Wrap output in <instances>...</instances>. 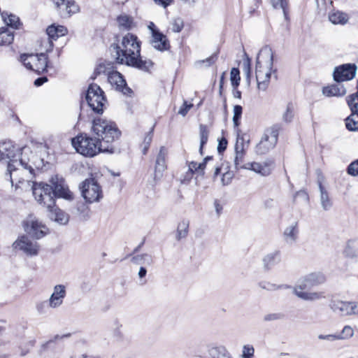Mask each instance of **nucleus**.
<instances>
[{
	"label": "nucleus",
	"mask_w": 358,
	"mask_h": 358,
	"mask_svg": "<svg viewBox=\"0 0 358 358\" xmlns=\"http://www.w3.org/2000/svg\"><path fill=\"white\" fill-rule=\"evenodd\" d=\"M353 301H343L332 297L329 300V307L335 314L343 317L352 316Z\"/></svg>",
	"instance_id": "f3484780"
},
{
	"label": "nucleus",
	"mask_w": 358,
	"mask_h": 358,
	"mask_svg": "<svg viewBox=\"0 0 358 358\" xmlns=\"http://www.w3.org/2000/svg\"><path fill=\"white\" fill-rule=\"evenodd\" d=\"M48 80L47 78L46 77H41V78H37L36 80H35L34 81V85L36 86H41L42 85L43 83H45L46 81Z\"/></svg>",
	"instance_id": "774afa93"
},
{
	"label": "nucleus",
	"mask_w": 358,
	"mask_h": 358,
	"mask_svg": "<svg viewBox=\"0 0 358 358\" xmlns=\"http://www.w3.org/2000/svg\"><path fill=\"white\" fill-rule=\"evenodd\" d=\"M345 126L349 131H358V113H352L345 119Z\"/></svg>",
	"instance_id": "58836bf2"
},
{
	"label": "nucleus",
	"mask_w": 358,
	"mask_h": 358,
	"mask_svg": "<svg viewBox=\"0 0 358 358\" xmlns=\"http://www.w3.org/2000/svg\"><path fill=\"white\" fill-rule=\"evenodd\" d=\"M47 34L48 35L49 38L44 40L43 41V43L45 45L47 48L46 51H50L52 49L53 44L52 41L50 40V38L56 39L58 38L57 34V27L54 25L49 26L47 28Z\"/></svg>",
	"instance_id": "e433bc0d"
},
{
	"label": "nucleus",
	"mask_w": 358,
	"mask_h": 358,
	"mask_svg": "<svg viewBox=\"0 0 358 358\" xmlns=\"http://www.w3.org/2000/svg\"><path fill=\"white\" fill-rule=\"evenodd\" d=\"M281 261V255L279 250H274L266 254L262 259L263 266L266 270L271 269Z\"/></svg>",
	"instance_id": "a878e982"
},
{
	"label": "nucleus",
	"mask_w": 358,
	"mask_h": 358,
	"mask_svg": "<svg viewBox=\"0 0 358 358\" xmlns=\"http://www.w3.org/2000/svg\"><path fill=\"white\" fill-rule=\"evenodd\" d=\"M50 212V217L51 220L59 223V224H66L69 220V215L62 210L60 208L55 206L54 208H48Z\"/></svg>",
	"instance_id": "bb28decb"
},
{
	"label": "nucleus",
	"mask_w": 358,
	"mask_h": 358,
	"mask_svg": "<svg viewBox=\"0 0 358 358\" xmlns=\"http://www.w3.org/2000/svg\"><path fill=\"white\" fill-rule=\"evenodd\" d=\"M141 45V42L135 34L127 33L122 36L117 43L111 45L117 63L148 71L153 63L150 59L142 58Z\"/></svg>",
	"instance_id": "f257e3e1"
},
{
	"label": "nucleus",
	"mask_w": 358,
	"mask_h": 358,
	"mask_svg": "<svg viewBox=\"0 0 358 358\" xmlns=\"http://www.w3.org/2000/svg\"><path fill=\"white\" fill-rule=\"evenodd\" d=\"M66 295V287L64 285H57L54 287L53 292L48 300L51 308H57L63 303Z\"/></svg>",
	"instance_id": "4be33fe9"
},
{
	"label": "nucleus",
	"mask_w": 358,
	"mask_h": 358,
	"mask_svg": "<svg viewBox=\"0 0 358 358\" xmlns=\"http://www.w3.org/2000/svg\"><path fill=\"white\" fill-rule=\"evenodd\" d=\"M199 135H200V148L199 152L201 155L203 154L202 150L204 145L207 143L208 139L209 132L206 126L201 124L199 127Z\"/></svg>",
	"instance_id": "79ce46f5"
},
{
	"label": "nucleus",
	"mask_w": 358,
	"mask_h": 358,
	"mask_svg": "<svg viewBox=\"0 0 358 358\" xmlns=\"http://www.w3.org/2000/svg\"><path fill=\"white\" fill-rule=\"evenodd\" d=\"M357 66L355 64H344L334 69L333 76L335 81L341 83L352 80L357 73Z\"/></svg>",
	"instance_id": "4468645a"
},
{
	"label": "nucleus",
	"mask_w": 358,
	"mask_h": 358,
	"mask_svg": "<svg viewBox=\"0 0 358 358\" xmlns=\"http://www.w3.org/2000/svg\"><path fill=\"white\" fill-rule=\"evenodd\" d=\"M153 127L150 129V131L149 132H148L143 139V154H146L149 147H150V145L152 141V136H153Z\"/></svg>",
	"instance_id": "603ef678"
},
{
	"label": "nucleus",
	"mask_w": 358,
	"mask_h": 358,
	"mask_svg": "<svg viewBox=\"0 0 358 358\" xmlns=\"http://www.w3.org/2000/svg\"><path fill=\"white\" fill-rule=\"evenodd\" d=\"M56 27H57V34L58 37L64 36L66 34L67 29L64 27L58 26Z\"/></svg>",
	"instance_id": "69168bd1"
},
{
	"label": "nucleus",
	"mask_w": 358,
	"mask_h": 358,
	"mask_svg": "<svg viewBox=\"0 0 358 358\" xmlns=\"http://www.w3.org/2000/svg\"><path fill=\"white\" fill-rule=\"evenodd\" d=\"M298 234L299 229L297 222H294L287 227L283 233L284 238L289 244H292L296 241Z\"/></svg>",
	"instance_id": "c85d7f7f"
},
{
	"label": "nucleus",
	"mask_w": 358,
	"mask_h": 358,
	"mask_svg": "<svg viewBox=\"0 0 358 358\" xmlns=\"http://www.w3.org/2000/svg\"><path fill=\"white\" fill-rule=\"evenodd\" d=\"M168 154L167 149L164 147H161L157 154L155 166V178H159L162 173L166 169V158Z\"/></svg>",
	"instance_id": "b1692460"
},
{
	"label": "nucleus",
	"mask_w": 358,
	"mask_h": 358,
	"mask_svg": "<svg viewBox=\"0 0 358 358\" xmlns=\"http://www.w3.org/2000/svg\"><path fill=\"white\" fill-rule=\"evenodd\" d=\"M29 188L39 204L47 208H54L55 200L52 186L44 182H32Z\"/></svg>",
	"instance_id": "423d86ee"
},
{
	"label": "nucleus",
	"mask_w": 358,
	"mask_h": 358,
	"mask_svg": "<svg viewBox=\"0 0 358 358\" xmlns=\"http://www.w3.org/2000/svg\"><path fill=\"white\" fill-rule=\"evenodd\" d=\"M271 3L275 8H281L283 10L284 16L286 20H288L287 12V0H271Z\"/></svg>",
	"instance_id": "a18cd8bd"
},
{
	"label": "nucleus",
	"mask_w": 358,
	"mask_h": 358,
	"mask_svg": "<svg viewBox=\"0 0 358 358\" xmlns=\"http://www.w3.org/2000/svg\"><path fill=\"white\" fill-rule=\"evenodd\" d=\"M255 349L252 345H245L243 347L242 358H252L254 356Z\"/></svg>",
	"instance_id": "864d4df0"
},
{
	"label": "nucleus",
	"mask_w": 358,
	"mask_h": 358,
	"mask_svg": "<svg viewBox=\"0 0 358 358\" xmlns=\"http://www.w3.org/2000/svg\"><path fill=\"white\" fill-rule=\"evenodd\" d=\"M155 3L157 5L166 8L168 6L173 3V0H154Z\"/></svg>",
	"instance_id": "e2e57ef3"
},
{
	"label": "nucleus",
	"mask_w": 358,
	"mask_h": 358,
	"mask_svg": "<svg viewBox=\"0 0 358 358\" xmlns=\"http://www.w3.org/2000/svg\"><path fill=\"white\" fill-rule=\"evenodd\" d=\"M319 189L320 192V203L322 207L324 210H329L332 206V201L327 191L323 187L321 182H319Z\"/></svg>",
	"instance_id": "f704fd0d"
},
{
	"label": "nucleus",
	"mask_w": 358,
	"mask_h": 358,
	"mask_svg": "<svg viewBox=\"0 0 358 358\" xmlns=\"http://www.w3.org/2000/svg\"><path fill=\"white\" fill-rule=\"evenodd\" d=\"M276 69L273 68V53L271 48H262L257 56L256 64V80L259 90L266 91L272 75L275 76Z\"/></svg>",
	"instance_id": "f03ea898"
},
{
	"label": "nucleus",
	"mask_w": 358,
	"mask_h": 358,
	"mask_svg": "<svg viewBox=\"0 0 358 358\" xmlns=\"http://www.w3.org/2000/svg\"><path fill=\"white\" fill-rule=\"evenodd\" d=\"M243 108L239 105L234 107L233 122L235 127H238L240 124V119L242 115Z\"/></svg>",
	"instance_id": "3c124183"
},
{
	"label": "nucleus",
	"mask_w": 358,
	"mask_h": 358,
	"mask_svg": "<svg viewBox=\"0 0 358 358\" xmlns=\"http://www.w3.org/2000/svg\"><path fill=\"white\" fill-rule=\"evenodd\" d=\"M86 101L89 106L96 113H102L106 99L103 92L96 84H91L87 91Z\"/></svg>",
	"instance_id": "1a4fd4ad"
},
{
	"label": "nucleus",
	"mask_w": 358,
	"mask_h": 358,
	"mask_svg": "<svg viewBox=\"0 0 358 358\" xmlns=\"http://www.w3.org/2000/svg\"><path fill=\"white\" fill-rule=\"evenodd\" d=\"M14 39L13 32L8 28L0 29V45L10 44Z\"/></svg>",
	"instance_id": "4c0bfd02"
},
{
	"label": "nucleus",
	"mask_w": 358,
	"mask_h": 358,
	"mask_svg": "<svg viewBox=\"0 0 358 358\" xmlns=\"http://www.w3.org/2000/svg\"><path fill=\"white\" fill-rule=\"evenodd\" d=\"M279 134V127L274 125L265 129L260 141L255 146L257 155H264L272 150L276 145Z\"/></svg>",
	"instance_id": "0eeeda50"
},
{
	"label": "nucleus",
	"mask_w": 358,
	"mask_h": 358,
	"mask_svg": "<svg viewBox=\"0 0 358 358\" xmlns=\"http://www.w3.org/2000/svg\"><path fill=\"white\" fill-rule=\"evenodd\" d=\"M239 70L236 68H232L230 72V80L233 88H236L240 83Z\"/></svg>",
	"instance_id": "de8ad7c7"
},
{
	"label": "nucleus",
	"mask_w": 358,
	"mask_h": 358,
	"mask_svg": "<svg viewBox=\"0 0 358 358\" xmlns=\"http://www.w3.org/2000/svg\"><path fill=\"white\" fill-rule=\"evenodd\" d=\"M117 22L120 30L129 31L135 27L133 17L127 14L119 15Z\"/></svg>",
	"instance_id": "72a5a7b5"
},
{
	"label": "nucleus",
	"mask_w": 358,
	"mask_h": 358,
	"mask_svg": "<svg viewBox=\"0 0 358 358\" xmlns=\"http://www.w3.org/2000/svg\"><path fill=\"white\" fill-rule=\"evenodd\" d=\"M50 182L52 183L54 199L57 196L71 200L73 199V193L69 189L64 179L62 176L55 175L51 178Z\"/></svg>",
	"instance_id": "dca6fc26"
},
{
	"label": "nucleus",
	"mask_w": 358,
	"mask_h": 358,
	"mask_svg": "<svg viewBox=\"0 0 358 358\" xmlns=\"http://www.w3.org/2000/svg\"><path fill=\"white\" fill-rule=\"evenodd\" d=\"M150 45L157 50L164 52L169 50L170 43L166 36L162 32L156 33L151 36Z\"/></svg>",
	"instance_id": "5701e85b"
},
{
	"label": "nucleus",
	"mask_w": 358,
	"mask_h": 358,
	"mask_svg": "<svg viewBox=\"0 0 358 358\" xmlns=\"http://www.w3.org/2000/svg\"><path fill=\"white\" fill-rule=\"evenodd\" d=\"M293 293L299 299L306 301H318L326 300L325 291H305V289H293Z\"/></svg>",
	"instance_id": "412c9836"
},
{
	"label": "nucleus",
	"mask_w": 358,
	"mask_h": 358,
	"mask_svg": "<svg viewBox=\"0 0 358 358\" xmlns=\"http://www.w3.org/2000/svg\"><path fill=\"white\" fill-rule=\"evenodd\" d=\"M34 169L31 166L24 162L23 166L17 165L16 163H10L8 164L6 176H8L12 186H15V189L20 188L27 190L31 183L28 179L25 180L23 176H27L29 173L32 175Z\"/></svg>",
	"instance_id": "20e7f679"
},
{
	"label": "nucleus",
	"mask_w": 358,
	"mask_h": 358,
	"mask_svg": "<svg viewBox=\"0 0 358 358\" xmlns=\"http://www.w3.org/2000/svg\"><path fill=\"white\" fill-rule=\"evenodd\" d=\"M212 157H206L204 158L202 162L197 163L195 162H191L188 164V172L187 173V177L190 179L194 173L203 174L204 169L206 168V163L211 160Z\"/></svg>",
	"instance_id": "cd10ccee"
},
{
	"label": "nucleus",
	"mask_w": 358,
	"mask_h": 358,
	"mask_svg": "<svg viewBox=\"0 0 358 358\" xmlns=\"http://www.w3.org/2000/svg\"><path fill=\"white\" fill-rule=\"evenodd\" d=\"M352 316L358 317V301H353Z\"/></svg>",
	"instance_id": "338daca9"
},
{
	"label": "nucleus",
	"mask_w": 358,
	"mask_h": 358,
	"mask_svg": "<svg viewBox=\"0 0 358 358\" xmlns=\"http://www.w3.org/2000/svg\"><path fill=\"white\" fill-rule=\"evenodd\" d=\"M49 303L48 301H40L36 304V308L38 314L43 315L48 312Z\"/></svg>",
	"instance_id": "5fc2aeb1"
},
{
	"label": "nucleus",
	"mask_w": 358,
	"mask_h": 358,
	"mask_svg": "<svg viewBox=\"0 0 358 358\" xmlns=\"http://www.w3.org/2000/svg\"><path fill=\"white\" fill-rule=\"evenodd\" d=\"M72 145L77 152L85 157H92L99 152H107L103 151L104 148L96 138H93L83 134L73 138Z\"/></svg>",
	"instance_id": "39448f33"
},
{
	"label": "nucleus",
	"mask_w": 358,
	"mask_h": 358,
	"mask_svg": "<svg viewBox=\"0 0 358 358\" xmlns=\"http://www.w3.org/2000/svg\"><path fill=\"white\" fill-rule=\"evenodd\" d=\"M327 280L326 275L320 271H315L301 277L293 289H306L324 284Z\"/></svg>",
	"instance_id": "ddd939ff"
},
{
	"label": "nucleus",
	"mask_w": 358,
	"mask_h": 358,
	"mask_svg": "<svg viewBox=\"0 0 358 358\" xmlns=\"http://www.w3.org/2000/svg\"><path fill=\"white\" fill-rule=\"evenodd\" d=\"M210 358H233L227 349L222 345L212 346L208 349Z\"/></svg>",
	"instance_id": "2f4dec72"
},
{
	"label": "nucleus",
	"mask_w": 358,
	"mask_h": 358,
	"mask_svg": "<svg viewBox=\"0 0 358 358\" xmlns=\"http://www.w3.org/2000/svg\"><path fill=\"white\" fill-rule=\"evenodd\" d=\"M1 18L7 25L12 27H17L20 23L19 17L13 14L8 15L3 13H1Z\"/></svg>",
	"instance_id": "a19ab883"
},
{
	"label": "nucleus",
	"mask_w": 358,
	"mask_h": 358,
	"mask_svg": "<svg viewBox=\"0 0 358 358\" xmlns=\"http://www.w3.org/2000/svg\"><path fill=\"white\" fill-rule=\"evenodd\" d=\"M222 170L224 172L222 173L221 181L223 185H227L230 184L232 178L234 176L233 171L229 170V166L227 165L224 166V164H222V166H217L215 170L214 177H216L218 174H220Z\"/></svg>",
	"instance_id": "473e14b6"
},
{
	"label": "nucleus",
	"mask_w": 358,
	"mask_h": 358,
	"mask_svg": "<svg viewBox=\"0 0 358 358\" xmlns=\"http://www.w3.org/2000/svg\"><path fill=\"white\" fill-rule=\"evenodd\" d=\"M259 286L262 288V289H266V290H268V291H273V290H276V289H282V288H289V286H287V285H277L275 284H273V283H271V282H261L259 283Z\"/></svg>",
	"instance_id": "8fccbe9b"
},
{
	"label": "nucleus",
	"mask_w": 358,
	"mask_h": 358,
	"mask_svg": "<svg viewBox=\"0 0 358 358\" xmlns=\"http://www.w3.org/2000/svg\"><path fill=\"white\" fill-rule=\"evenodd\" d=\"M20 61L24 66L38 74L46 71L48 68V56L45 53L24 54L20 56Z\"/></svg>",
	"instance_id": "6e6552de"
},
{
	"label": "nucleus",
	"mask_w": 358,
	"mask_h": 358,
	"mask_svg": "<svg viewBox=\"0 0 358 358\" xmlns=\"http://www.w3.org/2000/svg\"><path fill=\"white\" fill-rule=\"evenodd\" d=\"M354 336V329L350 325H345L340 334H337L338 340H345L352 338Z\"/></svg>",
	"instance_id": "c03bdc74"
},
{
	"label": "nucleus",
	"mask_w": 358,
	"mask_h": 358,
	"mask_svg": "<svg viewBox=\"0 0 358 358\" xmlns=\"http://www.w3.org/2000/svg\"><path fill=\"white\" fill-rule=\"evenodd\" d=\"M18 150L13 145L10 141H4L0 143V160L8 163H16L17 165L23 166L24 161L18 159Z\"/></svg>",
	"instance_id": "9b49d317"
},
{
	"label": "nucleus",
	"mask_w": 358,
	"mask_h": 358,
	"mask_svg": "<svg viewBox=\"0 0 358 358\" xmlns=\"http://www.w3.org/2000/svg\"><path fill=\"white\" fill-rule=\"evenodd\" d=\"M281 315L279 313H270L267 314L264 316V321H273V320H277L281 318Z\"/></svg>",
	"instance_id": "052dcab7"
},
{
	"label": "nucleus",
	"mask_w": 358,
	"mask_h": 358,
	"mask_svg": "<svg viewBox=\"0 0 358 358\" xmlns=\"http://www.w3.org/2000/svg\"><path fill=\"white\" fill-rule=\"evenodd\" d=\"M188 228L189 222L187 221L183 220L178 224L176 236L178 240H180L187 236L188 233Z\"/></svg>",
	"instance_id": "37998d69"
},
{
	"label": "nucleus",
	"mask_w": 358,
	"mask_h": 358,
	"mask_svg": "<svg viewBox=\"0 0 358 358\" xmlns=\"http://www.w3.org/2000/svg\"><path fill=\"white\" fill-rule=\"evenodd\" d=\"M108 80L116 90L122 92L124 95L131 96L133 91L129 88L122 75L118 71H113L108 73Z\"/></svg>",
	"instance_id": "6ab92c4d"
},
{
	"label": "nucleus",
	"mask_w": 358,
	"mask_h": 358,
	"mask_svg": "<svg viewBox=\"0 0 358 358\" xmlns=\"http://www.w3.org/2000/svg\"><path fill=\"white\" fill-rule=\"evenodd\" d=\"M192 106L193 105L192 103L188 104L187 101H184L183 105L178 111V113L182 116H185Z\"/></svg>",
	"instance_id": "4d7b16f0"
},
{
	"label": "nucleus",
	"mask_w": 358,
	"mask_h": 358,
	"mask_svg": "<svg viewBox=\"0 0 358 358\" xmlns=\"http://www.w3.org/2000/svg\"><path fill=\"white\" fill-rule=\"evenodd\" d=\"M329 19L334 24H345L348 21L347 14L340 11H333L329 13Z\"/></svg>",
	"instance_id": "c9c22d12"
},
{
	"label": "nucleus",
	"mask_w": 358,
	"mask_h": 358,
	"mask_svg": "<svg viewBox=\"0 0 358 358\" xmlns=\"http://www.w3.org/2000/svg\"><path fill=\"white\" fill-rule=\"evenodd\" d=\"M348 173L350 175L356 176H358V159L352 162L348 168Z\"/></svg>",
	"instance_id": "6e6d98bb"
},
{
	"label": "nucleus",
	"mask_w": 358,
	"mask_h": 358,
	"mask_svg": "<svg viewBox=\"0 0 358 358\" xmlns=\"http://www.w3.org/2000/svg\"><path fill=\"white\" fill-rule=\"evenodd\" d=\"M148 28L150 31L151 36L154 35L155 32H156V33L160 32L152 22H149V24L148 25Z\"/></svg>",
	"instance_id": "0e129e2a"
},
{
	"label": "nucleus",
	"mask_w": 358,
	"mask_h": 358,
	"mask_svg": "<svg viewBox=\"0 0 358 358\" xmlns=\"http://www.w3.org/2000/svg\"><path fill=\"white\" fill-rule=\"evenodd\" d=\"M132 261L137 264L152 265L153 263L152 257L146 253L134 256L132 258Z\"/></svg>",
	"instance_id": "ea45409f"
},
{
	"label": "nucleus",
	"mask_w": 358,
	"mask_h": 358,
	"mask_svg": "<svg viewBox=\"0 0 358 358\" xmlns=\"http://www.w3.org/2000/svg\"><path fill=\"white\" fill-rule=\"evenodd\" d=\"M171 25L172 31L179 33L184 27V22L182 18L176 17L171 21Z\"/></svg>",
	"instance_id": "09e8293b"
},
{
	"label": "nucleus",
	"mask_w": 358,
	"mask_h": 358,
	"mask_svg": "<svg viewBox=\"0 0 358 358\" xmlns=\"http://www.w3.org/2000/svg\"><path fill=\"white\" fill-rule=\"evenodd\" d=\"M63 17H70L80 11V7L74 0H51Z\"/></svg>",
	"instance_id": "a211bd4d"
},
{
	"label": "nucleus",
	"mask_w": 358,
	"mask_h": 358,
	"mask_svg": "<svg viewBox=\"0 0 358 358\" xmlns=\"http://www.w3.org/2000/svg\"><path fill=\"white\" fill-rule=\"evenodd\" d=\"M227 139L224 138H221L218 142V145H217L218 152L220 153V152L224 151L227 148Z\"/></svg>",
	"instance_id": "bf43d9fd"
},
{
	"label": "nucleus",
	"mask_w": 358,
	"mask_h": 358,
	"mask_svg": "<svg viewBox=\"0 0 358 358\" xmlns=\"http://www.w3.org/2000/svg\"><path fill=\"white\" fill-rule=\"evenodd\" d=\"M82 195L89 203L99 201L102 198V190L94 178L86 179L82 185Z\"/></svg>",
	"instance_id": "9d476101"
},
{
	"label": "nucleus",
	"mask_w": 358,
	"mask_h": 358,
	"mask_svg": "<svg viewBox=\"0 0 358 358\" xmlns=\"http://www.w3.org/2000/svg\"><path fill=\"white\" fill-rule=\"evenodd\" d=\"M347 91L341 84L331 85L322 89V93L326 96H343Z\"/></svg>",
	"instance_id": "c756f323"
},
{
	"label": "nucleus",
	"mask_w": 358,
	"mask_h": 358,
	"mask_svg": "<svg viewBox=\"0 0 358 358\" xmlns=\"http://www.w3.org/2000/svg\"><path fill=\"white\" fill-rule=\"evenodd\" d=\"M92 130L96 139L104 148L103 151L113 152V143L119 139L121 134L116 124L109 120L96 118L92 122Z\"/></svg>",
	"instance_id": "7ed1b4c3"
},
{
	"label": "nucleus",
	"mask_w": 358,
	"mask_h": 358,
	"mask_svg": "<svg viewBox=\"0 0 358 358\" xmlns=\"http://www.w3.org/2000/svg\"><path fill=\"white\" fill-rule=\"evenodd\" d=\"M24 231L33 237L39 239L48 232V228L34 215H29L23 222Z\"/></svg>",
	"instance_id": "f8f14e48"
},
{
	"label": "nucleus",
	"mask_w": 358,
	"mask_h": 358,
	"mask_svg": "<svg viewBox=\"0 0 358 358\" xmlns=\"http://www.w3.org/2000/svg\"><path fill=\"white\" fill-rule=\"evenodd\" d=\"M294 106L289 103L286 106V110L282 114V120L286 122H290L294 117Z\"/></svg>",
	"instance_id": "49530a36"
},
{
	"label": "nucleus",
	"mask_w": 358,
	"mask_h": 358,
	"mask_svg": "<svg viewBox=\"0 0 358 358\" xmlns=\"http://www.w3.org/2000/svg\"><path fill=\"white\" fill-rule=\"evenodd\" d=\"M13 247L19 250L29 256L36 255L39 250V245L37 242L31 241L27 236H20L13 243Z\"/></svg>",
	"instance_id": "2eb2a0df"
},
{
	"label": "nucleus",
	"mask_w": 358,
	"mask_h": 358,
	"mask_svg": "<svg viewBox=\"0 0 358 358\" xmlns=\"http://www.w3.org/2000/svg\"><path fill=\"white\" fill-rule=\"evenodd\" d=\"M243 167L244 169L252 170L262 176H267L271 174L274 167V162L272 159H266L262 163H247Z\"/></svg>",
	"instance_id": "aec40b11"
},
{
	"label": "nucleus",
	"mask_w": 358,
	"mask_h": 358,
	"mask_svg": "<svg viewBox=\"0 0 358 358\" xmlns=\"http://www.w3.org/2000/svg\"><path fill=\"white\" fill-rule=\"evenodd\" d=\"M217 59V55H213L212 56L208 57L207 59L200 61L199 63H203L206 64L207 66H209L215 63V62Z\"/></svg>",
	"instance_id": "680f3d73"
},
{
	"label": "nucleus",
	"mask_w": 358,
	"mask_h": 358,
	"mask_svg": "<svg viewBox=\"0 0 358 358\" xmlns=\"http://www.w3.org/2000/svg\"><path fill=\"white\" fill-rule=\"evenodd\" d=\"M318 338L320 340H326L328 341H334L338 340L337 334H320L318 335Z\"/></svg>",
	"instance_id": "13d9d810"
},
{
	"label": "nucleus",
	"mask_w": 358,
	"mask_h": 358,
	"mask_svg": "<svg viewBox=\"0 0 358 358\" xmlns=\"http://www.w3.org/2000/svg\"><path fill=\"white\" fill-rule=\"evenodd\" d=\"M236 156L234 158V166L236 170L244 169L243 164L245 156L244 140L243 138H238L235 145Z\"/></svg>",
	"instance_id": "393cba45"
},
{
	"label": "nucleus",
	"mask_w": 358,
	"mask_h": 358,
	"mask_svg": "<svg viewBox=\"0 0 358 358\" xmlns=\"http://www.w3.org/2000/svg\"><path fill=\"white\" fill-rule=\"evenodd\" d=\"M343 255L348 258L358 259V245L356 239H350L346 242Z\"/></svg>",
	"instance_id": "7c9ffc66"
}]
</instances>
